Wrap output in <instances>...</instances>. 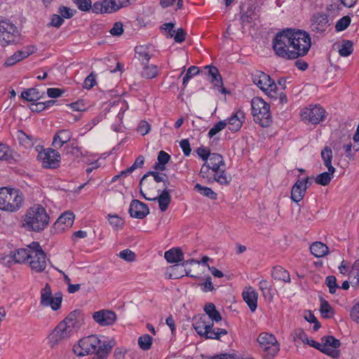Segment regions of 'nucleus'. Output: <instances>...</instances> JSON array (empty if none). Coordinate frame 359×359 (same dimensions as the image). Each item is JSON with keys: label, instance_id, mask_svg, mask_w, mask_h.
Here are the masks:
<instances>
[{"label": "nucleus", "instance_id": "nucleus-44", "mask_svg": "<svg viewBox=\"0 0 359 359\" xmlns=\"http://www.w3.org/2000/svg\"><path fill=\"white\" fill-rule=\"evenodd\" d=\"M353 43L350 40H343L341 42V48L339 50V53L342 57H347L350 55L353 49Z\"/></svg>", "mask_w": 359, "mask_h": 359}, {"label": "nucleus", "instance_id": "nucleus-21", "mask_svg": "<svg viewBox=\"0 0 359 359\" xmlns=\"http://www.w3.org/2000/svg\"><path fill=\"white\" fill-rule=\"evenodd\" d=\"M257 297L258 294L257 292L251 287H249L243 292V298L252 312H254L257 309Z\"/></svg>", "mask_w": 359, "mask_h": 359}, {"label": "nucleus", "instance_id": "nucleus-42", "mask_svg": "<svg viewBox=\"0 0 359 359\" xmlns=\"http://www.w3.org/2000/svg\"><path fill=\"white\" fill-rule=\"evenodd\" d=\"M143 71L142 76L146 79H150L156 76L158 74V67L156 65H148L147 64L142 65Z\"/></svg>", "mask_w": 359, "mask_h": 359}, {"label": "nucleus", "instance_id": "nucleus-61", "mask_svg": "<svg viewBox=\"0 0 359 359\" xmlns=\"http://www.w3.org/2000/svg\"><path fill=\"white\" fill-rule=\"evenodd\" d=\"M96 74L93 72H91L84 80L83 87L86 89L92 88L95 84Z\"/></svg>", "mask_w": 359, "mask_h": 359}, {"label": "nucleus", "instance_id": "nucleus-22", "mask_svg": "<svg viewBox=\"0 0 359 359\" xmlns=\"http://www.w3.org/2000/svg\"><path fill=\"white\" fill-rule=\"evenodd\" d=\"M170 189H163L161 194L151 198V201H157L161 212L167 210L171 201Z\"/></svg>", "mask_w": 359, "mask_h": 359}, {"label": "nucleus", "instance_id": "nucleus-27", "mask_svg": "<svg viewBox=\"0 0 359 359\" xmlns=\"http://www.w3.org/2000/svg\"><path fill=\"white\" fill-rule=\"evenodd\" d=\"M92 11L96 14L112 13V9L109 0H103L102 1H96L91 4Z\"/></svg>", "mask_w": 359, "mask_h": 359}, {"label": "nucleus", "instance_id": "nucleus-23", "mask_svg": "<svg viewBox=\"0 0 359 359\" xmlns=\"http://www.w3.org/2000/svg\"><path fill=\"white\" fill-rule=\"evenodd\" d=\"M207 69L206 74L208 76V79L215 87L219 88L223 86L222 78L218 69L216 67L208 65L205 67Z\"/></svg>", "mask_w": 359, "mask_h": 359}, {"label": "nucleus", "instance_id": "nucleus-53", "mask_svg": "<svg viewBox=\"0 0 359 359\" xmlns=\"http://www.w3.org/2000/svg\"><path fill=\"white\" fill-rule=\"evenodd\" d=\"M351 18L348 15H346L340 18L336 23L335 29L337 32L345 30L351 23Z\"/></svg>", "mask_w": 359, "mask_h": 359}, {"label": "nucleus", "instance_id": "nucleus-16", "mask_svg": "<svg viewBox=\"0 0 359 359\" xmlns=\"http://www.w3.org/2000/svg\"><path fill=\"white\" fill-rule=\"evenodd\" d=\"M93 318L100 325L108 326L116 321V315L114 311L103 309L93 313Z\"/></svg>", "mask_w": 359, "mask_h": 359}, {"label": "nucleus", "instance_id": "nucleus-59", "mask_svg": "<svg viewBox=\"0 0 359 359\" xmlns=\"http://www.w3.org/2000/svg\"><path fill=\"white\" fill-rule=\"evenodd\" d=\"M108 217L109 222L112 226L113 228L118 229L119 227H122L123 222L120 217H118L117 215H109Z\"/></svg>", "mask_w": 359, "mask_h": 359}, {"label": "nucleus", "instance_id": "nucleus-2", "mask_svg": "<svg viewBox=\"0 0 359 359\" xmlns=\"http://www.w3.org/2000/svg\"><path fill=\"white\" fill-rule=\"evenodd\" d=\"M83 323L84 316L81 310L76 309L71 311L50 334V341L55 344L62 339L69 337L81 328Z\"/></svg>", "mask_w": 359, "mask_h": 359}, {"label": "nucleus", "instance_id": "nucleus-58", "mask_svg": "<svg viewBox=\"0 0 359 359\" xmlns=\"http://www.w3.org/2000/svg\"><path fill=\"white\" fill-rule=\"evenodd\" d=\"M73 1L82 11H88L91 8V0H73Z\"/></svg>", "mask_w": 359, "mask_h": 359}, {"label": "nucleus", "instance_id": "nucleus-46", "mask_svg": "<svg viewBox=\"0 0 359 359\" xmlns=\"http://www.w3.org/2000/svg\"><path fill=\"white\" fill-rule=\"evenodd\" d=\"M229 125V129L232 132H237L242 126L243 121H240L237 116L234 114L226 120Z\"/></svg>", "mask_w": 359, "mask_h": 359}, {"label": "nucleus", "instance_id": "nucleus-10", "mask_svg": "<svg viewBox=\"0 0 359 359\" xmlns=\"http://www.w3.org/2000/svg\"><path fill=\"white\" fill-rule=\"evenodd\" d=\"M101 340L96 335H90L81 339L78 344L74 345L73 351L78 356H84L95 353Z\"/></svg>", "mask_w": 359, "mask_h": 359}, {"label": "nucleus", "instance_id": "nucleus-3", "mask_svg": "<svg viewBox=\"0 0 359 359\" xmlns=\"http://www.w3.org/2000/svg\"><path fill=\"white\" fill-rule=\"evenodd\" d=\"M49 216L41 205H34L25 214L23 226L28 230L41 232L48 225Z\"/></svg>", "mask_w": 359, "mask_h": 359}, {"label": "nucleus", "instance_id": "nucleus-4", "mask_svg": "<svg viewBox=\"0 0 359 359\" xmlns=\"http://www.w3.org/2000/svg\"><path fill=\"white\" fill-rule=\"evenodd\" d=\"M23 202V195L19 189L0 188V210L11 212H16L21 208Z\"/></svg>", "mask_w": 359, "mask_h": 359}, {"label": "nucleus", "instance_id": "nucleus-38", "mask_svg": "<svg viewBox=\"0 0 359 359\" xmlns=\"http://www.w3.org/2000/svg\"><path fill=\"white\" fill-rule=\"evenodd\" d=\"M257 6L253 4L248 6L246 11L241 14V20L243 23H250L252 20L256 19L257 13L255 12Z\"/></svg>", "mask_w": 359, "mask_h": 359}, {"label": "nucleus", "instance_id": "nucleus-37", "mask_svg": "<svg viewBox=\"0 0 359 359\" xmlns=\"http://www.w3.org/2000/svg\"><path fill=\"white\" fill-rule=\"evenodd\" d=\"M194 190L210 199L216 200L217 198V194L212 191V189L203 187L198 183L195 185Z\"/></svg>", "mask_w": 359, "mask_h": 359}, {"label": "nucleus", "instance_id": "nucleus-11", "mask_svg": "<svg viewBox=\"0 0 359 359\" xmlns=\"http://www.w3.org/2000/svg\"><path fill=\"white\" fill-rule=\"evenodd\" d=\"M62 294L59 292L53 296L50 285L48 283L41 290L40 304L42 306H50L53 311H57L61 307Z\"/></svg>", "mask_w": 359, "mask_h": 359}, {"label": "nucleus", "instance_id": "nucleus-8", "mask_svg": "<svg viewBox=\"0 0 359 359\" xmlns=\"http://www.w3.org/2000/svg\"><path fill=\"white\" fill-rule=\"evenodd\" d=\"M19 39L17 27L10 20H0V44L6 46L15 43Z\"/></svg>", "mask_w": 359, "mask_h": 359}, {"label": "nucleus", "instance_id": "nucleus-31", "mask_svg": "<svg viewBox=\"0 0 359 359\" xmlns=\"http://www.w3.org/2000/svg\"><path fill=\"white\" fill-rule=\"evenodd\" d=\"M310 250L316 257H323L329 253L328 247L321 242H314L310 246Z\"/></svg>", "mask_w": 359, "mask_h": 359}, {"label": "nucleus", "instance_id": "nucleus-49", "mask_svg": "<svg viewBox=\"0 0 359 359\" xmlns=\"http://www.w3.org/2000/svg\"><path fill=\"white\" fill-rule=\"evenodd\" d=\"M325 283L329 288V292L330 294H334L337 289L339 288V286L337 282V278L334 276L331 275L327 276Z\"/></svg>", "mask_w": 359, "mask_h": 359}, {"label": "nucleus", "instance_id": "nucleus-62", "mask_svg": "<svg viewBox=\"0 0 359 359\" xmlns=\"http://www.w3.org/2000/svg\"><path fill=\"white\" fill-rule=\"evenodd\" d=\"M65 93V90L57 88H49L47 89V95L51 98L61 97Z\"/></svg>", "mask_w": 359, "mask_h": 359}, {"label": "nucleus", "instance_id": "nucleus-51", "mask_svg": "<svg viewBox=\"0 0 359 359\" xmlns=\"http://www.w3.org/2000/svg\"><path fill=\"white\" fill-rule=\"evenodd\" d=\"M25 56L22 55L21 50L16 51L12 56L8 57L4 63L7 67H11L15 65L16 62L23 60Z\"/></svg>", "mask_w": 359, "mask_h": 359}, {"label": "nucleus", "instance_id": "nucleus-5", "mask_svg": "<svg viewBox=\"0 0 359 359\" xmlns=\"http://www.w3.org/2000/svg\"><path fill=\"white\" fill-rule=\"evenodd\" d=\"M205 315L203 314L198 319H196L193 327L197 334L205 339H220L223 335L227 334V331L223 328H214V323L207 320Z\"/></svg>", "mask_w": 359, "mask_h": 359}, {"label": "nucleus", "instance_id": "nucleus-56", "mask_svg": "<svg viewBox=\"0 0 359 359\" xmlns=\"http://www.w3.org/2000/svg\"><path fill=\"white\" fill-rule=\"evenodd\" d=\"M112 12L114 13L121 8L126 7L130 5V0H109Z\"/></svg>", "mask_w": 359, "mask_h": 359}, {"label": "nucleus", "instance_id": "nucleus-48", "mask_svg": "<svg viewBox=\"0 0 359 359\" xmlns=\"http://www.w3.org/2000/svg\"><path fill=\"white\" fill-rule=\"evenodd\" d=\"M332 147L335 151H339L341 149H344L346 157L350 158L352 157V154H351L352 148L351 139L348 142H344L341 145L338 143H332Z\"/></svg>", "mask_w": 359, "mask_h": 359}, {"label": "nucleus", "instance_id": "nucleus-54", "mask_svg": "<svg viewBox=\"0 0 359 359\" xmlns=\"http://www.w3.org/2000/svg\"><path fill=\"white\" fill-rule=\"evenodd\" d=\"M306 344L309 345L311 347L315 348L316 349L318 350L321 353L326 354V355H332L334 352L330 351L327 348H325V346H323L321 343H318L313 339H310L309 338V341L305 342Z\"/></svg>", "mask_w": 359, "mask_h": 359}, {"label": "nucleus", "instance_id": "nucleus-57", "mask_svg": "<svg viewBox=\"0 0 359 359\" xmlns=\"http://www.w3.org/2000/svg\"><path fill=\"white\" fill-rule=\"evenodd\" d=\"M58 13L63 19H69L76 14V11L75 9H71L68 7L61 6L58 9Z\"/></svg>", "mask_w": 359, "mask_h": 359}, {"label": "nucleus", "instance_id": "nucleus-33", "mask_svg": "<svg viewBox=\"0 0 359 359\" xmlns=\"http://www.w3.org/2000/svg\"><path fill=\"white\" fill-rule=\"evenodd\" d=\"M325 166L330 172H335V168L332 165V151L330 147H325L320 153Z\"/></svg>", "mask_w": 359, "mask_h": 359}, {"label": "nucleus", "instance_id": "nucleus-29", "mask_svg": "<svg viewBox=\"0 0 359 359\" xmlns=\"http://www.w3.org/2000/svg\"><path fill=\"white\" fill-rule=\"evenodd\" d=\"M17 154L4 144H0V160L6 161L9 163L15 161Z\"/></svg>", "mask_w": 359, "mask_h": 359}, {"label": "nucleus", "instance_id": "nucleus-35", "mask_svg": "<svg viewBox=\"0 0 359 359\" xmlns=\"http://www.w3.org/2000/svg\"><path fill=\"white\" fill-rule=\"evenodd\" d=\"M210 161L211 164V170L213 172L219 171L221 167H225V163L221 154L217 153H212L210 156Z\"/></svg>", "mask_w": 359, "mask_h": 359}, {"label": "nucleus", "instance_id": "nucleus-28", "mask_svg": "<svg viewBox=\"0 0 359 359\" xmlns=\"http://www.w3.org/2000/svg\"><path fill=\"white\" fill-rule=\"evenodd\" d=\"M231 180V176L226 174L224 168H219V171L214 172L212 180H209V184L217 182L222 185H228L230 183Z\"/></svg>", "mask_w": 359, "mask_h": 359}, {"label": "nucleus", "instance_id": "nucleus-19", "mask_svg": "<svg viewBox=\"0 0 359 359\" xmlns=\"http://www.w3.org/2000/svg\"><path fill=\"white\" fill-rule=\"evenodd\" d=\"M72 133L69 130H60L53 136L52 146L55 149H60L63 145L72 142Z\"/></svg>", "mask_w": 359, "mask_h": 359}, {"label": "nucleus", "instance_id": "nucleus-50", "mask_svg": "<svg viewBox=\"0 0 359 359\" xmlns=\"http://www.w3.org/2000/svg\"><path fill=\"white\" fill-rule=\"evenodd\" d=\"M114 343L113 341H104L98 345L96 352L104 354V357H107V354L110 352Z\"/></svg>", "mask_w": 359, "mask_h": 359}, {"label": "nucleus", "instance_id": "nucleus-63", "mask_svg": "<svg viewBox=\"0 0 359 359\" xmlns=\"http://www.w3.org/2000/svg\"><path fill=\"white\" fill-rule=\"evenodd\" d=\"M293 335H294V340L296 339H299L301 341H302V342L304 344H305V342L309 341V337H308L307 334L304 331V330L302 328L296 329L293 332Z\"/></svg>", "mask_w": 359, "mask_h": 359}, {"label": "nucleus", "instance_id": "nucleus-43", "mask_svg": "<svg viewBox=\"0 0 359 359\" xmlns=\"http://www.w3.org/2000/svg\"><path fill=\"white\" fill-rule=\"evenodd\" d=\"M150 175L154 177V182H161L163 181V177H166V175L164 173H161L157 171H149L144 174L141 178L139 186H142L144 181H145Z\"/></svg>", "mask_w": 359, "mask_h": 359}, {"label": "nucleus", "instance_id": "nucleus-52", "mask_svg": "<svg viewBox=\"0 0 359 359\" xmlns=\"http://www.w3.org/2000/svg\"><path fill=\"white\" fill-rule=\"evenodd\" d=\"M200 69L196 66H191L187 71L185 76L183 78L182 84L186 86L189 81L195 75L199 74Z\"/></svg>", "mask_w": 359, "mask_h": 359}, {"label": "nucleus", "instance_id": "nucleus-7", "mask_svg": "<svg viewBox=\"0 0 359 359\" xmlns=\"http://www.w3.org/2000/svg\"><path fill=\"white\" fill-rule=\"evenodd\" d=\"M252 79L253 83L271 100H277V86L269 75L261 71H256L252 74Z\"/></svg>", "mask_w": 359, "mask_h": 359}, {"label": "nucleus", "instance_id": "nucleus-55", "mask_svg": "<svg viewBox=\"0 0 359 359\" xmlns=\"http://www.w3.org/2000/svg\"><path fill=\"white\" fill-rule=\"evenodd\" d=\"M227 122L226 121H220L217 122L216 124L213 126L212 128L208 132V137L212 138L216 134L222 131L226 126Z\"/></svg>", "mask_w": 359, "mask_h": 359}, {"label": "nucleus", "instance_id": "nucleus-15", "mask_svg": "<svg viewBox=\"0 0 359 359\" xmlns=\"http://www.w3.org/2000/svg\"><path fill=\"white\" fill-rule=\"evenodd\" d=\"M128 212L131 217L141 219L149 214V208L146 203L133 199L130 202Z\"/></svg>", "mask_w": 359, "mask_h": 359}, {"label": "nucleus", "instance_id": "nucleus-24", "mask_svg": "<svg viewBox=\"0 0 359 359\" xmlns=\"http://www.w3.org/2000/svg\"><path fill=\"white\" fill-rule=\"evenodd\" d=\"M32 252L25 248H19L15 252H11V256L8 257L9 259L8 263H11L13 261L15 263H24L30 259Z\"/></svg>", "mask_w": 359, "mask_h": 359}, {"label": "nucleus", "instance_id": "nucleus-26", "mask_svg": "<svg viewBox=\"0 0 359 359\" xmlns=\"http://www.w3.org/2000/svg\"><path fill=\"white\" fill-rule=\"evenodd\" d=\"M164 257L168 263H177L183 261L184 254L180 248H172L165 252Z\"/></svg>", "mask_w": 359, "mask_h": 359}, {"label": "nucleus", "instance_id": "nucleus-20", "mask_svg": "<svg viewBox=\"0 0 359 359\" xmlns=\"http://www.w3.org/2000/svg\"><path fill=\"white\" fill-rule=\"evenodd\" d=\"M321 342L325 348L332 352H335L332 355H328L333 358H338L340 355V351L337 350L341 346V342L332 335L324 336L321 338Z\"/></svg>", "mask_w": 359, "mask_h": 359}, {"label": "nucleus", "instance_id": "nucleus-64", "mask_svg": "<svg viewBox=\"0 0 359 359\" xmlns=\"http://www.w3.org/2000/svg\"><path fill=\"white\" fill-rule=\"evenodd\" d=\"M112 36H119L123 32V23L116 22L114 24L113 27L109 31Z\"/></svg>", "mask_w": 359, "mask_h": 359}, {"label": "nucleus", "instance_id": "nucleus-41", "mask_svg": "<svg viewBox=\"0 0 359 359\" xmlns=\"http://www.w3.org/2000/svg\"><path fill=\"white\" fill-rule=\"evenodd\" d=\"M334 172H324L323 173L319 174L315 178V182L320 185L327 186L330 184L332 179L334 177Z\"/></svg>", "mask_w": 359, "mask_h": 359}, {"label": "nucleus", "instance_id": "nucleus-13", "mask_svg": "<svg viewBox=\"0 0 359 359\" xmlns=\"http://www.w3.org/2000/svg\"><path fill=\"white\" fill-rule=\"evenodd\" d=\"M311 21V30L316 33H323L332 25L333 19L328 13L317 12L313 14Z\"/></svg>", "mask_w": 359, "mask_h": 359}, {"label": "nucleus", "instance_id": "nucleus-60", "mask_svg": "<svg viewBox=\"0 0 359 359\" xmlns=\"http://www.w3.org/2000/svg\"><path fill=\"white\" fill-rule=\"evenodd\" d=\"M119 257L127 262H133L135 259L136 255L130 250L126 249L120 252Z\"/></svg>", "mask_w": 359, "mask_h": 359}, {"label": "nucleus", "instance_id": "nucleus-34", "mask_svg": "<svg viewBox=\"0 0 359 359\" xmlns=\"http://www.w3.org/2000/svg\"><path fill=\"white\" fill-rule=\"evenodd\" d=\"M204 311L208 315V318L217 323L222 320V316L219 312L216 309L215 305L213 303H208L204 307Z\"/></svg>", "mask_w": 359, "mask_h": 359}, {"label": "nucleus", "instance_id": "nucleus-12", "mask_svg": "<svg viewBox=\"0 0 359 359\" xmlns=\"http://www.w3.org/2000/svg\"><path fill=\"white\" fill-rule=\"evenodd\" d=\"M57 149L47 148L38 154V159L42 163L45 168L55 169L60 165L61 156Z\"/></svg>", "mask_w": 359, "mask_h": 359}, {"label": "nucleus", "instance_id": "nucleus-14", "mask_svg": "<svg viewBox=\"0 0 359 359\" xmlns=\"http://www.w3.org/2000/svg\"><path fill=\"white\" fill-rule=\"evenodd\" d=\"M325 109L319 105L306 107L301 111L302 118L312 124H317L321 121L325 115Z\"/></svg>", "mask_w": 359, "mask_h": 359}, {"label": "nucleus", "instance_id": "nucleus-18", "mask_svg": "<svg viewBox=\"0 0 359 359\" xmlns=\"http://www.w3.org/2000/svg\"><path fill=\"white\" fill-rule=\"evenodd\" d=\"M46 255L44 251H38V253L33 255L32 253L30 257L29 266L32 271L36 273L42 272L46 267Z\"/></svg>", "mask_w": 359, "mask_h": 359}, {"label": "nucleus", "instance_id": "nucleus-9", "mask_svg": "<svg viewBox=\"0 0 359 359\" xmlns=\"http://www.w3.org/2000/svg\"><path fill=\"white\" fill-rule=\"evenodd\" d=\"M257 341L265 357L273 358L280 350L279 344L271 334L261 333L257 338Z\"/></svg>", "mask_w": 359, "mask_h": 359}, {"label": "nucleus", "instance_id": "nucleus-36", "mask_svg": "<svg viewBox=\"0 0 359 359\" xmlns=\"http://www.w3.org/2000/svg\"><path fill=\"white\" fill-rule=\"evenodd\" d=\"M135 58L141 62L142 65L148 64L151 57L147 48L143 46L135 48Z\"/></svg>", "mask_w": 359, "mask_h": 359}, {"label": "nucleus", "instance_id": "nucleus-17", "mask_svg": "<svg viewBox=\"0 0 359 359\" xmlns=\"http://www.w3.org/2000/svg\"><path fill=\"white\" fill-rule=\"evenodd\" d=\"M74 215L72 212L67 211L61 215L53 225L55 232L63 231L65 229L70 228L74 223Z\"/></svg>", "mask_w": 359, "mask_h": 359}, {"label": "nucleus", "instance_id": "nucleus-47", "mask_svg": "<svg viewBox=\"0 0 359 359\" xmlns=\"http://www.w3.org/2000/svg\"><path fill=\"white\" fill-rule=\"evenodd\" d=\"M152 339L149 334H143L138 338V345L142 350L147 351L151 346Z\"/></svg>", "mask_w": 359, "mask_h": 359}, {"label": "nucleus", "instance_id": "nucleus-32", "mask_svg": "<svg viewBox=\"0 0 359 359\" xmlns=\"http://www.w3.org/2000/svg\"><path fill=\"white\" fill-rule=\"evenodd\" d=\"M20 97L32 102L39 100L42 97V95H40L38 89L35 88H31L23 90L21 93Z\"/></svg>", "mask_w": 359, "mask_h": 359}, {"label": "nucleus", "instance_id": "nucleus-1", "mask_svg": "<svg viewBox=\"0 0 359 359\" xmlns=\"http://www.w3.org/2000/svg\"><path fill=\"white\" fill-rule=\"evenodd\" d=\"M311 46L309 33L299 29L287 28L278 32L272 41L276 55L285 60H294L304 56Z\"/></svg>", "mask_w": 359, "mask_h": 359}, {"label": "nucleus", "instance_id": "nucleus-39", "mask_svg": "<svg viewBox=\"0 0 359 359\" xmlns=\"http://www.w3.org/2000/svg\"><path fill=\"white\" fill-rule=\"evenodd\" d=\"M320 311L324 318H330L334 315V311L327 301L323 298L320 299Z\"/></svg>", "mask_w": 359, "mask_h": 359}, {"label": "nucleus", "instance_id": "nucleus-6", "mask_svg": "<svg viewBox=\"0 0 359 359\" xmlns=\"http://www.w3.org/2000/svg\"><path fill=\"white\" fill-rule=\"evenodd\" d=\"M252 115L255 123L262 127H268L272 123L270 105L262 98L256 97L251 101Z\"/></svg>", "mask_w": 359, "mask_h": 359}, {"label": "nucleus", "instance_id": "nucleus-45", "mask_svg": "<svg viewBox=\"0 0 359 359\" xmlns=\"http://www.w3.org/2000/svg\"><path fill=\"white\" fill-rule=\"evenodd\" d=\"M64 152L66 154H71L76 157L81 154V149L77 146L75 140L65 146Z\"/></svg>", "mask_w": 359, "mask_h": 359}, {"label": "nucleus", "instance_id": "nucleus-40", "mask_svg": "<svg viewBox=\"0 0 359 359\" xmlns=\"http://www.w3.org/2000/svg\"><path fill=\"white\" fill-rule=\"evenodd\" d=\"M17 136L20 144L26 149L32 148L34 146L32 137L27 135L24 131L18 130Z\"/></svg>", "mask_w": 359, "mask_h": 359}, {"label": "nucleus", "instance_id": "nucleus-25", "mask_svg": "<svg viewBox=\"0 0 359 359\" xmlns=\"http://www.w3.org/2000/svg\"><path fill=\"white\" fill-rule=\"evenodd\" d=\"M306 191V189L304 187V184L301 182L300 179H298L292 187L290 198L293 201L298 203L302 200Z\"/></svg>", "mask_w": 359, "mask_h": 359}, {"label": "nucleus", "instance_id": "nucleus-30", "mask_svg": "<svg viewBox=\"0 0 359 359\" xmlns=\"http://www.w3.org/2000/svg\"><path fill=\"white\" fill-rule=\"evenodd\" d=\"M271 276L273 279L280 280L284 283H290L291 280L290 273L287 271L280 266L273 267Z\"/></svg>", "mask_w": 359, "mask_h": 359}]
</instances>
